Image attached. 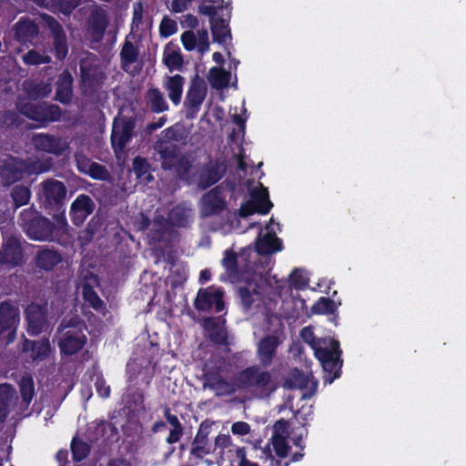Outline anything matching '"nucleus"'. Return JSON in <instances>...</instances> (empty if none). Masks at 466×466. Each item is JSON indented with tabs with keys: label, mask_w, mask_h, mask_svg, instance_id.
Wrapping results in <instances>:
<instances>
[{
	"label": "nucleus",
	"mask_w": 466,
	"mask_h": 466,
	"mask_svg": "<svg viewBox=\"0 0 466 466\" xmlns=\"http://www.w3.org/2000/svg\"><path fill=\"white\" fill-rule=\"evenodd\" d=\"M23 88L27 97H19L17 102V108L23 115L36 121H54L59 118L60 111L56 106L46 107L31 103L32 100L46 96L51 92L49 84L26 80Z\"/></svg>",
	"instance_id": "nucleus-1"
},
{
	"label": "nucleus",
	"mask_w": 466,
	"mask_h": 466,
	"mask_svg": "<svg viewBox=\"0 0 466 466\" xmlns=\"http://www.w3.org/2000/svg\"><path fill=\"white\" fill-rule=\"evenodd\" d=\"M85 330V323L78 319L63 321L57 329L60 352L74 355L81 350L86 342Z\"/></svg>",
	"instance_id": "nucleus-2"
},
{
	"label": "nucleus",
	"mask_w": 466,
	"mask_h": 466,
	"mask_svg": "<svg viewBox=\"0 0 466 466\" xmlns=\"http://www.w3.org/2000/svg\"><path fill=\"white\" fill-rule=\"evenodd\" d=\"M312 350H314L316 358L320 361L324 370L330 375L332 374L331 377L325 379L329 383H332L339 376L338 371L341 367L339 342L330 338L318 339Z\"/></svg>",
	"instance_id": "nucleus-3"
},
{
	"label": "nucleus",
	"mask_w": 466,
	"mask_h": 466,
	"mask_svg": "<svg viewBox=\"0 0 466 466\" xmlns=\"http://www.w3.org/2000/svg\"><path fill=\"white\" fill-rule=\"evenodd\" d=\"M237 387L240 390L254 389L261 394L275 390L271 374L257 366L247 368L237 375Z\"/></svg>",
	"instance_id": "nucleus-4"
},
{
	"label": "nucleus",
	"mask_w": 466,
	"mask_h": 466,
	"mask_svg": "<svg viewBox=\"0 0 466 466\" xmlns=\"http://www.w3.org/2000/svg\"><path fill=\"white\" fill-rule=\"evenodd\" d=\"M135 121L125 116L115 118L111 134V143L117 158L123 155L126 145L133 136Z\"/></svg>",
	"instance_id": "nucleus-5"
},
{
	"label": "nucleus",
	"mask_w": 466,
	"mask_h": 466,
	"mask_svg": "<svg viewBox=\"0 0 466 466\" xmlns=\"http://www.w3.org/2000/svg\"><path fill=\"white\" fill-rule=\"evenodd\" d=\"M272 207L268 199V193L266 188L260 187L254 190L249 200L243 204L239 209L242 218L248 217L254 213L267 214Z\"/></svg>",
	"instance_id": "nucleus-6"
},
{
	"label": "nucleus",
	"mask_w": 466,
	"mask_h": 466,
	"mask_svg": "<svg viewBox=\"0 0 466 466\" xmlns=\"http://www.w3.org/2000/svg\"><path fill=\"white\" fill-rule=\"evenodd\" d=\"M79 279L80 283L78 288H82V294L85 300L95 309H101L104 303L94 291V288L98 285L97 277L86 269H82L80 271Z\"/></svg>",
	"instance_id": "nucleus-7"
},
{
	"label": "nucleus",
	"mask_w": 466,
	"mask_h": 466,
	"mask_svg": "<svg viewBox=\"0 0 466 466\" xmlns=\"http://www.w3.org/2000/svg\"><path fill=\"white\" fill-rule=\"evenodd\" d=\"M28 333L36 336L48 329L46 306L32 303L25 310Z\"/></svg>",
	"instance_id": "nucleus-8"
},
{
	"label": "nucleus",
	"mask_w": 466,
	"mask_h": 466,
	"mask_svg": "<svg viewBox=\"0 0 466 466\" xmlns=\"http://www.w3.org/2000/svg\"><path fill=\"white\" fill-rule=\"evenodd\" d=\"M285 387L289 389H299L302 390V399L312 397L317 390V382L311 375L301 373L298 370H292L285 380Z\"/></svg>",
	"instance_id": "nucleus-9"
},
{
	"label": "nucleus",
	"mask_w": 466,
	"mask_h": 466,
	"mask_svg": "<svg viewBox=\"0 0 466 466\" xmlns=\"http://www.w3.org/2000/svg\"><path fill=\"white\" fill-rule=\"evenodd\" d=\"M39 197L49 205L61 204L66 195V187L63 182L56 179H48L41 183Z\"/></svg>",
	"instance_id": "nucleus-10"
},
{
	"label": "nucleus",
	"mask_w": 466,
	"mask_h": 466,
	"mask_svg": "<svg viewBox=\"0 0 466 466\" xmlns=\"http://www.w3.org/2000/svg\"><path fill=\"white\" fill-rule=\"evenodd\" d=\"M17 322L18 309L9 303H2L0 305V336L6 334L7 342L15 339Z\"/></svg>",
	"instance_id": "nucleus-11"
},
{
	"label": "nucleus",
	"mask_w": 466,
	"mask_h": 466,
	"mask_svg": "<svg viewBox=\"0 0 466 466\" xmlns=\"http://www.w3.org/2000/svg\"><path fill=\"white\" fill-rule=\"evenodd\" d=\"M33 142L37 149L56 156L62 155L69 147V143L66 138L47 134L35 136Z\"/></svg>",
	"instance_id": "nucleus-12"
},
{
	"label": "nucleus",
	"mask_w": 466,
	"mask_h": 466,
	"mask_svg": "<svg viewBox=\"0 0 466 466\" xmlns=\"http://www.w3.org/2000/svg\"><path fill=\"white\" fill-rule=\"evenodd\" d=\"M223 294L215 289H200L195 300V306L198 310H210L213 307L217 312L223 310Z\"/></svg>",
	"instance_id": "nucleus-13"
},
{
	"label": "nucleus",
	"mask_w": 466,
	"mask_h": 466,
	"mask_svg": "<svg viewBox=\"0 0 466 466\" xmlns=\"http://www.w3.org/2000/svg\"><path fill=\"white\" fill-rule=\"evenodd\" d=\"M181 42L184 48L187 51L197 49L199 53L203 54L209 50L208 33L207 30H198L196 33L187 30L181 35Z\"/></svg>",
	"instance_id": "nucleus-14"
},
{
	"label": "nucleus",
	"mask_w": 466,
	"mask_h": 466,
	"mask_svg": "<svg viewBox=\"0 0 466 466\" xmlns=\"http://www.w3.org/2000/svg\"><path fill=\"white\" fill-rule=\"evenodd\" d=\"M288 422L284 420H278L274 425L273 435L271 437V443L278 456L285 458L289 452L290 447L287 442Z\"/></svg>",
	"instance_id": "nucleus-15"
},
{
	"label": "nucleus",
	"mask_w": 466,
	"mask_h": 466,
	"mask_svg": "<svg viewBox=\"0 0 466 466\" xmlns=\"http://www.w3.org/2000/svg\"><path fill=\"white\" fill-rule=\"evenodd\" d=\"M95 208L94 201L86 195H79L71 205V218L76 225H81Z\"/></svg>",
	"instance_id": "nucleus-16"
},
{
	"label": "nucleus",
	"mask_w": 466,
	"mask_h": 466,
	"mask_svg": "<svg viewBox=\"0 0 466 466\" xmlns=\"http://www.w3.org/2000/svg\"><path fill=\"white\" fill-rule=\"evenodd\" d=\"M23 255L19 242L15 238H7L0 250V264L15 267L22 262Z\"/></svg>",
	"instance_id": "nucleus-17"
},
{
	"label": "nucleus",
	"mask_w": 466,
	"mask_h": 466,
	"mask_svg": "<svg viewBox=\"0 0 466 466\" xmlns=\"http://www.w3.org/2000/svg\"><path fill=\"white\" fill-rule=\"evenodd\" d=\"M273 223L271 218L269 225L267 226L265 233L260 232L257 238L256 248L259 255H269L282 249L280 240L274 232L270 231V225Z\"/></svg>",
	"instance_id": "nucleus-18"
},
{
	"label": "nucleus",
	"mask_w": 466,
	"mask_h": 466,
	"mask_svg": "<svg viewBox=\"0 0 466 466\" xmlns=\"http://www.w3.org/2000/svg\"><path fill=\"white\" fill-rule=\"evenodd\" d=\"M53 231V225L45 218H35L27 228V234L31 238L41 241L52 239Z\"/></svg>",
	"instance_id": "nucleus-19"
},
{
	"label": "nucleus",
	"mask_w": 466,
	"mask_h": 466,
	"mask_svg": "<svg viewBox=\"0 0 466 466\" xmlns=\"http://www.w3.org/2000/svg\"><path fill=\"white\" fill-rule=\"evenodd\" d=\"M225 207L224 198L221 196V190L218 188L212 189L207 193L201 202V214L203 216H210L221 211Z\"/></svg>",
	"instance_id": "nucleus-20"
},
{
	"label": "nucleus",
	"mask_w": 466,
	"mask_h": 466,
	"mask_svg": "<svg viewBox=\"0 0 466 466\" xmlns=\"http://www.w3.org/2000/svg\"><path fill=\"white\" fill-rule=\"evenodd\" d=\"M224 319L221 318H208L204 319L206 335L216 343L222 344L227 339V332L224 328Z\"/></svg>",
	"instance_id": "nucleus-21"
},
{
	"label": "nucleus",
	"mask_w": 466,
	"mask_h": 466,
	"mask_svg": "<svg viewBox=\"0 0 466 466\" xmlns=\"http://www.w3.org/2000/svg\"><path fill=\"white\" fill-rule=\"evenodd\" d=\"M184 84L185 79L180 75L167 76L164 78L163 86L175 105L180 103Z\"/></svg>",
	"instance_id": "nucleus-22"
},
{
	"label": "nucleus",
	"mask_w": 466,
	"mask_h": 466,
	"mask_svg": "<svg viewBox=\"0 0 466 466\" xmlns=\"http://www.w3.org/2000/svg\"><path fill=\"white\" fill-rule=\"evenodd\" d=\"M23 351H31L30 357L34 360H43L51 353V346L47 339L31 341L25 339L23 343Z\"/></svg>",
	"instance_id": "nucleus-23"
},
{
	"label": "nucleus",
	"mask_w": 466,
	"mask_h": 466,
	"mask_svg": "<svg viewBox=\"0 0 466 466\" xmlns=\"http://www.w3.org/2000/svg\"><path fill=\"white\" fill-rule=\"evenodd\" d=\"M279 341L275 336H268L261 339L258 346L259 360L264 365H269Z\"/></svg>",
	"instance_id": "nucleus-24"
},
{
	"label": "nucleus",
	"mask_w": 466,
	"mask_h": 466,
	"mask_svg": "<svg viewBox=\"0 0 466 466\" xmlns=\"http://www.w3.org/2000/svg\"><path fill=\"white\" fill-rule=\"evenodd\" d=\"M62 260L61 255L52 249H42L37 252L35 258L37 268L44 270H51Z\"/></svg>",
	"instance_id": "nucleus-25"
},
{
	"label": "nucleus",
	"mask_w": 466,
	"mask_h": 466,
	"mask_svg": "<svg viewBox=\"0 0 466 466\" xmlns=\"http://www.w3.org/2000/svg\"><path fill=\"white\" fill-rule=\"evenodd\" d=\"M163 62L169 71L181 69L184 60L179 48L172 44L167 45L163 53Z\"/></svg>",
	"instance_id": "nucleus-26"
},
{
	"label": "nucleus",
	"mask_w": 466,
	"mask_h": 466,
	"mask_svg": "<svg viewBox=\"0 0 466 466\" xmlns=\"http://www.w3.org/2000/svg\"><path fill=\"white\" fill-rule=\"evenodd\" d=\"M48 26L55 37L56 51L58 58H64L67 53L65 35L59 24L51 17L46 19Z\"/></svg>",
	"instance_id": "nucleus-27"
},
{
	"label": "nucleus",
	"mask_w": 466,
	"mask_h": 466,
	"mask_svg": "<svg viewBox=\"0 0 466 466\" xmlns=\"http://www.w3.org/2000/svg\"><path fill=\"white\" fill-rule=\"evenodd\" d=\"M206 94L207 90L203 84L193 83L187 94L186 104L194 110H197L204 101Z\"/></svg>",
	"instance_id": "nucleus-28"
},
{
	"label": "nucleus",
	"mask_w": 466,
	"mask_h": 466,
	"mask_svg": "<svg viewBox=\"0 0 466 466\" xmlns=\"http://www.w3.org/2000/svg\"><path fill=\"white\" fill-rule=\"evenodd\" d=\"M210 24L214 41L219 44H227L231 37L228 22L224 19L213 18L210 20Z\"/></svg>",
	"instance_id": "nucleus-29"
},
{
	"label": "nucleus",
	"mask_w": 466,
	"mask_h": 466,
	"mask_svg": "<svg viewBox=\"0 0 466 466\" xmlns=\"http://www.w3.org/2000/svg\"><path fill=\"white\" fill-rule=\"evenodd\" d=\"M211 452V445L207 434L198 431L191 445L190 453L197 458H203Z\"/></svg>",
	"instance_id": "nucleus-30"
},
{
	"label": "nucleus",
	"mask_w": 466,
	"mask_h": 466,
	"mask_svg": "<svg viewBox=\"0 0 466 466\" xmlns=\"http://www.w3.org/2000/svg\"><path fill=\"white\" fill-rule=\"evenodd\" d=\"M230 77L231 74L221 67H212L208 73V81L217 89L228 86Z\"/></svg>",
	"instance_id": "nucleus-31"
},
{
	"label": "nucleus",
	"mask_w": 466,
	"mask_h": 466,
	"mask_svg": "<svg viewBox=\"0 0 466 466\" xmlns=\"http://www.w3.org/2000/svg\"><path fill=\"white\" fill-rule=\"evenodd\" d=\"M250 253L251 250L247 249L243 251V253L240 254L238 258H237V256L234 253L227 250L225 252L222 264L230 275H235L237 273V267L242 262L246 264L247 256L249 255Z\"/></svg>",
	"instance_id": "nucleus-32"
},
{
	"label": "nucleus",
	"mask_w": 466,
	"mask_h": 466,
	"mask_svg": "<svg viewBox=\"0 0 466 466\" xmlns=\"http://www.w3.org/2000/svg\"><path fill=\"white\" fill-rule=\"evenodd\" d=\"M120 55L122 59V66L124 70L127 72H132V66L137 60V49L131 42L127 40L123 46Z\"/></svg>",
	"instance_id": "nucleus-33"
},
{
	"label": "nucleus",
	"mask_w": 466,
	"mask_h": 466,
	"mask_svg": "<svg viewBox=\"0 0 466 466\" xmlns=\"http://www.w3.org/2000/svg\"><path fill=\"white\" fill-rule=\"evenodd\" d=\"M165 416H166L167 421L171 426L169 434L167 438V442L169 444L176 443L180 440V438L183 434L182 425L179 422L177 417L176 415L171 414L169 412L168 409L166 410Z\"/></svg>",
	"instance_id": "nucleus-34"
},
{
	"label": "nucleus",
	"mask_w": 466,
	"mask_h": 466,
	"mask_svg": "<svg viewBox=\"0 0 466 466\" xmlns=\"http://www.w3.org/2000/svg\"><path fill=\"white\" fill-rule=\"evenodd\" d=\"M205 387H209L218 396L231 395L238 390H240L238 387H237V377L235 378L233 383L218 379L213 382L205 384Z\"/></svg>",
	"instance_id": "nucleus-35"
},
{
	"label": "nucleus",
	"mask_w": 466,
	"mask_h": 466,
	"mask_svg": "<svg viewBox=\"0 0 466 466\" xmlns=\"http://www.w3.org/2000/svg\"><path fill=\"white\" fill-rule=\"evenodd\" d=\"M71 84L72 77L71 76L65 72L63 73L57 84V91H56V98L62 103H67L71 98Z\"/></svg>",
	"instance_id": "nucleus-36"
},
{
	"label": "nucleus",
	"mask_w": 466,
	"mask_h": 466,
	"mask_svg": "<svg viewBox=\"0 0 466 466\" xmlns=\"http://www.w3.org/2000/svg\"><path fill=\"white\" fill-rule=\"evenodd\" d=\"M191 214V208L186 206H177L171 210L168 219L172 225L185 226L190 218Z\"/></svg>",
	"instance_id": "nucleus-37"
},
{
	"label": "nucleus",
	"mask_w": 466,
	"mask_h": 466,
	"mask_svg": "<svg viewBox=\"0 0 466 466\" xmlns=\"http://www.w3.org/2000/svg\"><path fill=\"white\" fill-rule=\"evenodd\" d=\"M15 391L10 385H0V420L5 418L7 407L15 398Z\"/></svg>",
	"instance_id": "nucleus-38"
},
{
	"label": "nucleus",
	"mask_w": 466,
	"mask_h": 466,
	"mask_svg": "<svg viewBox=\"0 0 466 466\" xmlns=\"http://www.w3.org/2000/svg\"><path fill=\"white\" fill-rule=\"evenodd\" d=\"M147 97L153 111L159 113L167 110L168 106L163 94L158 89L153 88L148 90Z\"/></svg>",
	"instance_id": "nucleus-39"
},
{
	"label": "nucleus",
	"mask_w": 466,
	"mask_h": 466,
	"mask_svg": "<svg viewBox=\"0 0 466 466\" xmlns=\"http://www.w3.org/2000/svg\"><path fill=\"white\" fill-rule=\"evenodd\" d=\"M36 26L31 21H22L15 25V37L18 41H26L36 34Z\"/></svg>",
	"instance_id": "nucleus-40"
},
{
	"label": "nucleus",
	"mask_w": 466,
	"mask_h": 466,
	"mask_svg": "<svg viewBox=\"0 0 466 466\" xmlns=\"http://www.w3.org/2000/svg\"><path fill=\"white\" fill-rule=\"evenodd\" d=\"M20 390L23 400L28 403L34 397L35 389L33 379L29 376H24L20 381Z\"/></svg>",
	"instance_id": "nucleus-41"
},
{
	"label": "nucleus",
	"mask_w": 466,
	"mask_h": 466,
	"mask_svg": "<svg viewBox=\"0 0 466 466\" xmlns=\"http://www.w3.org/2000/svg\"><path fill=\"white\" fill-rule=\"evenodd\" d=\"M220 178V175L214 169L208 168L199 175L198 185L205 188L215 184Z\"/></svg>",
	"instance_id": "nucleus-42"
},
{
	"label": "nucleus",
	"mask_w": 466,
	"mask_h": 466,
	"mask_svg": "<svg viewBox=\"0 0 466 466\" xmlns=\"http://www.w3.org/2000/svg\"><path fill=\"white\" fill-rule=\"evenodd\" d=\"M257 288L256 284L248 282L245 287L239 289V295L246 306H249L255 300L254 297L258 294Z\"/></svg>",
	"instance_id": "nucleus-43"
},
{
	"label": "nucleus",
	"mask_w": 466,
	"mask_h": 466,
	"mask_svg": "<svg viewBox=\"0 0 466 466\" xmlns=\"http://www.w3.org/2000/svg\"><path fill=\"white\" fill-rule=\"evenodd\" d=\"M23 61L26 65H40L50 62V57L46 55L40 54L35 50H31L23 56Z\"/></svg>",
	"instance_id": "nucleus-44"
},
{
	"label": "nucleus",
	"mask_w": 466,
	"mask_h": 466,
	"mask_svg": "<svg viewBox=\"0 0 466 466\" xmlns=\"http://www.w3.org/2000/svg\"><path fill=\"white\" fill-rule=\"evenodd\" d=\"M12 198L15 206L25 205L29 201L30 191L26 187L17 186L13 189Z\"/></svg>",
	"instance_id": "nucleus-45"
},
{
	"label": "nucleus",
	"mask_w": 466,
	"mask_h": 466,
	"mask_svg": "<svg viewBox=\"0 0 466 466\" xmlns=\"http://www.w3.org/2000/svg\"><path fill=\"white\" fill-rule=\"evenodd\" d=\"M72 453L76 461H82L89 452L88 445L83 441L74 439L71 444Z\"/></svg>",
	"instance_id": "nucleus-46"
},
{
	"label": "nucleus",
	"mask_w": 466,
	"mask_h": 466,
	"mask_svg": "<svg viewBox=\"0 0 466 466\" xmlns=\"http://www.w3.org/2000/svg\"><path fill=\"white\" fill-rule=\"evenodd\" d=\"M177 31V22L167 16H165L159 25V33L164 37H168Z\"/></svg>",
	"instance_id": "nucleus-47"
},
{
	"label": "nucleus",
	"mask_w": 466,
	"mask_h": 466,
	"mask_svg": "<svg viewBox=\"0 0 466 466\" xmlns=\"http://www.w3.org/2000/svg\"><path fill=\"white\" fill-rule=\"evenodd\" d=\"M193 0H172L171 11L182 13L188 9ZM204 3L218 4L220 0H202Z\"/></svg>",
	"instance_id": "nucleus-48"
},
{
	"label": "nucleus",
	"mask_w": 466,
	"mask_h": 466,
	"mask_svg": "<svg viewBox=\"0 0 466 466\" xmlns=\"http://www.w3.org/2000/svg\"><path fill=\"white\" fill-rule=\"evenodd\" d=\"M289 280L294 287L301 289L308 285L309 279L302 270L295 269L289 275Z\"/></svg>",
	"instance_id": "nucleus-49"
},
{
	"label": "nucleus",
	"mask_w": 466,
	"mask_h": 466,
	"mask_svg": "<svg viewBox=\"0 0 466 466\" xmlns=\"http://www.w3.org/2000/svg\"><path fill=\"white\" fill-rule=\"evenodd\" d=\"M314 310L319 314L331 312L334 309V303L327 298H321L315 305Z\"/></svg>",
	"instance_id": "nucleus-50"
},
{
	"label": "nucleus",
	"mask_w": 466,
	"mask_h": 466,
	"mask_svg": "<svg viewBox=\"0 0 466 466\" xmlns=\"http://www.w3.org/2000/svg\"><path fill=\"white\" fill-rule=\"evenodd\" d=\"M86 175L96 179H106L107 177L108 173L104 167L100 166L97 163L93 162Z\"/></svg>",
	"instance_id": "nucleus-51"
},
{
	"label": "nucleus",
	"mask_w": 466,
	"mask_h": 466,
	"mask_svg": "<svg viewBox=\"0 0 466 466\" xmlns=\"http://www.w3.org/2000/svg\"><path fill=\"white\" fill-rule=\"evenodd\" d=\"M133 169L138 177L147 174L148 171V165L146 159L142 157H136L133 161Z\"/></svg>",
	"instance_id": "nucleus-52"
},
{
	"label": "nucleus",
	"mask_w": 466,
	"mask_h": 466,
	"mask_svg": "<svg viewBox=\"0 0 466 466\" xmlns=\"http://www.w3.org/2000/svg\"><path fill=\"white\" fill-rule=\"evenodd\" d=\"M231 431L235 435H247L250 431V426L244 421H238L232 424Z\"/></svg>",
	"instance_id": "nucleus-53"
},
{
	"label": "nucleus",
	"mask_w": 466,
	"mask_h": 466,
	"mask_svg": "<svg viewBox=\"0 0 466 466\" xmlns=\"http://www.w3.org/2000/svg\"><path fill=\"white\" fill-rule=\"evenodd\" d=\"M300 337L306 343H308L311 347V349L315 346L318 340V339L315 338L313 330L310 327H306L302 329L300 332Z\"/></svg>",
	"instance_id": "nucleus-54"
},
{
	"label": "nucleus",
	"mask_w": 466,
	"mask_h": 466,
	"mask_svg": "<svg viewBox=\"0 0 466 466\" xmlns=\"http://www.w3.org/2000/svg\"><path fill=\"white\" fill-rule=\"evenodd\" d=\"M76 164H77V167L79 169V171H81L82 173L84 174H86L88 169L90 168L91 165L93 164V162L86 158V157L80 155V154H77L76 156Z\"/></svg>",
	"instance_id": "nucleus-55"
},
{
	"label": "nucleus",
	"mask_w": 466,
	"mask_h": 466,
	"mask_svg": "<svg viewBox=\"0 0 466 466\" xmlns=\"http://www.w3.org/2000/svg\"><path fill=\"white\" fill-rule=\"evenodd\" d=\"M236 455L239 460L238 466H258V464L252 462L246 458V451L243 448H237Z\"/></svg>",
	"instance_id": "nucleus-56"
},
{
	"label": "nucleus",
	"mask_w": 466,
	"mask_h": 466,
	"mask_svg": "<svg viewBox=\"0 0 466 466\" xmlns=\"http://www.w3.org/2000/svg\"><path fill=\"white\" fill-rule=\"evenodd\" d=\"M96 387L97 390L98 394L101 397L106 398L109 396L110 393V388L107 386L104 380L97 379L96 382Z\"/></svg>",
	"instance_id": "nucleus-57"
},
{
	"label": "nucleus",
	"mask_w": 466,
	"mask_h": 466,
	"mask_svg": "<svg viewBox=\"0 0 466 466\" xmlns=\"http://www.w3.org/2000/svg\"><path fill=\"white\" fill-rule=\"evenodd\" d=\"M215 445L218 448H228L231 445V438L229 435L220 434L215 439Z\"/></svg>",
	"instance_id": "nucleus-58"
},
{
	"label": "nucleus",
	"mask_w": 466,
	"mask_h": 466,
	"mask_svg": "<svg viewBox=\"0 0 466 466\" xmlns=\"http://www.w3.org/2000/svg\"><path fill=\"white\" fill-rule=\"evenodd\" d=\"M80 0H62L61 8L66 14L71 12L78 4Z\"/></svg>",
	"instance_id": "nucleus-59"
},
{
	"label": "nucleus",
	"mask_w": 466,
	"mask_h": 466,
	"mask_svg": "<svg viewBox=\"0 0 466 466\" xmlns=\"http://www.w3.org/2000/svg\"><path fill=\"white\" fill-rule=\"evenodd\" d=\"M199 12L205 15L210 16V20L217 18L215 16L217 8L213 5H202L199 6Z\"/></svg>",
	"instance_id": "nucleus-60"
},
{
	"label": "nucleus",
	"mask_w": 466,
	"mask_h": 466,
	"mask_svg": "<svg viewBox=\"0 0 466 466\" xmlns=\"http://www.w3.org/2000/svg\"><path fill=\"white\" fill-rule=\"evenodd\" d=\"M230 113L232 115V117H233V121L238 125V126H243L244 122H245V118H243L238 113V109L237 107H235V112H232V108L230 109Z\"/></svg>",
	"instance_id": "nucleus-61"
},
{
	"label": "nucleus",
	"mask_w": 466,
	"mask_h": 466,
	"mask_svg": "<svg viewBox=\"0 0 466 466\" xmlns=\"http://www.w3.org/2000/svg\"><path fill=\"white\" fill-rule=\"evenodd\" d=\"M57 228H64L66 226V220L64 215H58L56 218Z\"/></svg>",
	"instance_id": "nucleus-62"
},
{
	"label": "nucleus",
	"mask_w": 466,
	"mask_h": 466,
	"mask_svg": "<svg viewBox=\"0 0 466 466\" xmlns=\"http://www.w3.org/2000/svg\"><path fill=\"white\" fill-rule=\"evenodd\" d=\"M165 117H161L158 122H156V123H152L150 125H148V129H150L151 131L152 130H156L159 127H161L164 124H165Z\"/></svg>",
	"instance_id": "nucleus-63"
},
{
	"label": "nucleus",
	"mask_w": 466,
	"mask_h": 466,
	"mask_svg": "<svg viewBox=\"0 0 466 466\" xmlns=\"http://www.w3.org/2000/svg\"><path fill=\"white\" fill-rule=\"evenodd\" d=\"M213 60L218 63V64H222L223 61H224V58H223V56L218 53V52H215L213 54Z\"/></svg>",
	"instance_id": "nucleus-64"
}]
</instances>
